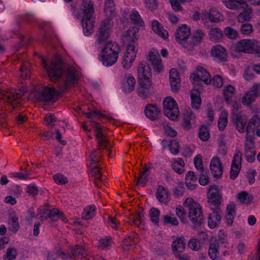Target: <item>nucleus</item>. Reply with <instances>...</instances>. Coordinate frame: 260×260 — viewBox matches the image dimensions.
<instances>
[{
    "instance_id": "nucleus-1",
    "label": "nucleus",
    "mask_w": 260,
    "mask_h": 260,
    "mask_svg": "<svg viewBox=\"0 0 260 260\" xmlns=\"http://www.w3.org/2000/svg\"><path fill=\"white\" fill-rule=\"evenodd\" d=\"M42 63L49 77L54 82L60 81L63 74H65V79L59 89L60 92L65 91L80 78L76 69L72 66L66 64L58 55H55L51 59L49 64L44 59Z\"/></svg>"
},
{
    "instance_id": "nucleus-2",
    "label": "nucleus",
    "mask_w": 260,
    "mask_h": 260,
    "mask_svg": "<svg viewBox=\"0 0 260 260\" xmlns=\"http://www.w3.org/2000/svg\"><path fill=\"white\" fill-rule=\"evenodd\" d=\"M151 76V69L146 61L140 62L137 69L138 93L139 96L146 98L149 95V90L152 83L150 79Z\"/></svg>"
},
{
    "instance_id": "nucleus-3",
    "label": "nucleus",
    "mask_w": 260,
    "mask_h": 260,
    "mask_svg": "<svg viewBox=\"0 0 260 260\" xmlns=\"http://www.w3.org/2000/svg\"><path fill=\"white\" fill-rule=\"evenodd\" d=\"M184 205L188 208V217L192 223L196 226L202 224L204 217L201 205L191 198H187L184 203Z\"/></svg>"
},
{
    "instance_id": "nucleus-4",
    "label": "nucleus",
    "mask_w": 260,
    "mask_h": 260,
    "mask_svg": "<svg viewBox=\"0 0 260 260\" xmlns=\"http://www.w3.org/2000/svg\"><path fill=\"white\" fill-rule=\"evenodd\" d=\"M164 113L165 116L172 120L178 118L179 109L176 101L171 97H167L163 102Z\"/></svg>"
},
{
    "instance_id": "nucleus-5",
    "label": "nucleus",
    "mask_w": 260,
    "mask_h": 260,
    "mask_svg": "<svg viewBox=\"0 0 260 260\" xmlns=\"http://www.w3.org/2000/svg\"><path fill=\"white\" fill-rule=\"evenodd\" d=\"M58 93L53 87L45 86L43 90L37 92L36 98L43 103H53L58 99Z\"/></svg>"
},
{
    "instance_id": "nucleus-6",
    "label": "nucleus",
    "mask_w": 260,
    "mask_h": 260,
    "mask_svg": "<svg viewBox=\"0 0 260 260\" xmlns=\"http://www.w3.org/2000/svg\"><path fill=\"white\" fill-rule=\"evenodd\" d=\"M3 92H1L3 94L2 100L13 106V110L20 105V103L18 100L24 94L23 90L20 89H12L4 93Z\"/></svg>"
},
{
    "instance_id": "nucleus-7",
    "label": "nucleus",
    "mask_w": 260,
    "mask_h": 260,
    "mask_svg": "<svg viewBox=\"0 0 260 260\" xmlns=\"http://www.w3.org/2000/svg\"><path fill=\"white\" fill-rule=\"evenodd\" d=\"M192 80V83L194 85L202 86L203 82L206 84L211 82L210 75L208 71L202 67L197 68V73H192L190 77Z\"/></svg>"
},
{
    "instance_id": "nucleus-8",
    "label": "nucleus",
    "mask_w": 260,
    "mask_h": 260,
    "mask_svg": "<svg viewBox=\"0 0 260 260\" xmlns=\"http://www.w3.org/2000/svg\"><path fill=\"white\" fill-rule=\"evenodd\" d=\"M208 203L210 206H214L216 209L221 204L222 194L218 186L216 185L209 186L207 194Z\"/></svg>"
},
{
    "instance_id": "nucleus-9",
    "label": "nucleus",
    "mask_w": 260,
    "mask_h": 260,
    "mask_svg": "<svg viewBox=\"0 0 260 260\" xmlns=\"http://www.w3.org/2000/svg\"><path fill=\"white\" fill-rule=\"evenodd\" d=\"M113 25L110 18H105L100 24L96 34L97 41L101 44L107 40L110 35V29Z\"/></svg>"
},
{
    "instance_id": "nucleus-10",
    "label": "nucleus",
    "mask_w": 260,
    "mask_h": 260,
    "mask_svg": "<svg viewBox=\"0 0 260 260\" xmlns=\"http://www.w3.org/2000/svg\"><path fill=\"white\" fill-rule=\"evenodd\" d=\"M231 121L239 133H243L245 132V128L247 122V118L245 115L232 112Z\"/></svg>"
},
{
    "instance_id": "nucleus-11",
    "label": "nucleus",
    "mask_w": 260,
    "mask_h": 260,
    "mask_svg": "<svg viewBox=\"0 0 260 260\" xmlns=\"http://www.w3.org/2000/svg\"><path fill=\"white\" fill-rule=\"evenodd\" d=\"M245 145V153L246 160L249 162H253L255 160L256 152L254 149V142L251 136H247Z\"/></svg>"
},
{
    "instance_id": "nucleus-12",
    "label": "nucleus",
    "mask_w": 260,
    "mask_h": 260,
    "mask_svg": "<svg viewBox=\"0 0 260 260\" xmlns=\"http://www.w3.org/2000/svg\"><path fill=\"white\" fill-rule=\"evenodd\" d=\"M210 168L214 178L218 179L221 177L223 167L219 157H213L211 159Z\"/></svg>"
},
{
    "instance_id": "nucleus-13",
    "label": "nucleus",
    "mask_w": 260,
    "mask_h": 260,
    "mask_svg": "<svg viewBox=\"0 0 260 260\" xmlns=\"http://www.w3.org/2000/svg\"><path fill=\"white\" fill-rule=\"evenodd\" d=\"M211 54L219 62H224L228 60L226 49L221 45H218L213 46L211 51Z\"/></svg>"
},
{
    "instance_id": "nucleus-14",
    "label": "nucleus",
    "mask_w": 260,
    "mask_h": 260,
    "mask_svg": "<svg viewBox=\"0 0 260 260\" xmlns=\"http://www.w3.org/2000/svg\"><path fill=\"white\" fill-rule=\"evenodd\" d=\"M191 32L190 28L187 27L186 24H183L182 26L177 29L175 35V38L178 43L182 44L187 43L186 40L190 35Z\"/></svg>"
},
{
    "instance_id": "nucleus-15",
    "label": "nucleus",
    "mask_w": 260,
    "mask_h": 260,
    "mask_svg": "<svg viewBox=\"0 0 260 260\" xmlns=\"http://www.w3.org/2000/svg\"><path fill=\"white\" fill-rule=\"evenodd\" d=\"M148 60L153 66L154 71L160 73L163 70V65L159 54L151 51L148 55Z\"/></svg>"
},
{
    "instance_id": "nucleus-16",
    "label": "nucleus",
    "mask_w": 260,
    "mask_h": 260,
    "mask_svg": "<svg viewBox=\"0 0 260 260\" xmlns=\"http://www.w3.org/2000/svg\"><path fill=\"white\" fill-rule=\"evenodd\" d=\"M84 34L87 36L90 35L93 32V27L94 23L92 16L83 15L81 21Z\"/></svg>"
},
{
    "instance_id": "nucleus-17",
    "label": "nucleus",
    "mask_w": 260,
    "mask_h": 260,
    "mask_svg": "<svg viewBox=\"0 0 260 260\" xmlns=\"http://www.w3.org/2000/svg\"><path fill=\"white\" fill-rule=\"evenodd\" d=\"M204 34L201 30H197L196 32H193L191 37V41L187 43L183 44V46L187 48L188 50H191L193 47L198 45L202 41Z\"/></svg>"
},
{
    "instance_id": "nucleus-18",
    "label": "nucleus",
    "mask_w": 260,
    "mask_h": 260,
    "mask_svg": "<svg viewBox=\"0 0 260 260\" xmlns=\"http://www.w3.org/2000/svg\"><path fill=\"white\" fill-rule=\"evenodd\" d=\"M144 112L147 117L151 120H154L158 118L160 110L155 104H148L145 107Z\"/></svg>"
},
{
    "instance_id": "nucleus-19",
    "label": "nucleus",
    "mask_w": 260,
    "mask_h": 260,
    "mask_svg": "<svg viewBox=\"0 0 260 260\" xmlns=\"http://www.w3.org/2000/svg\"><path fill=\"white\" fill-rule=\"evenodd\" d=\"M104 13L107 17L106 18H110L112 21L116 15L115 5L113 0H105L104 4Z\"/></svg>"
},
{
    "instance_id": "nucleus-20",
    "label": "nucleus",
    "mask_w": 260,
    "mask_h": 260,
    "mask_svg": "<svg viewBox=\"0 0 260 260\" xmlns=\"http://www.w3.org/2000/svg\"><path fill=\"white\" fill-rule=\"evenodd\" d=\"M203 18H208L212 22H219L221 19V14L214 9H211L210 12L205 10L202 12Z\"/></svg>"
},
{
    "instance_id": "nucleus-21",
    "label": "nucleus",
    "mask_w": 260,
    "mask_h": 260,
    "mask_svg": "<svg viewBox=\"0 0 260 260\" xmlns=\"http://www.w3.org/2000/svg\"><path fill=\"white\" fill-rule=\"evenodd\" d=\"M212 213H210L208 216V223L210 228L213 229L217 225V222L221 220V216L217 209L212 208Z\"/></svg>"
},
{
    "instance_id": "nucleus-22",
    "label": "nucleus",
    "mask_w": 260,
    "mask_h": 260,
    "mask_svg": "<svg viewBox=\"0 0 260 260\" xmlns=\"http://www.w3.org/2000/svg\"><path fill=\"white\" fill-rule=\"evenodd\" d=\"M155 195L156 199L160 203L167 204L168 202L169 192L163 186H158Z\"/></svg>"
},
{
    "instance_id": "nucleus-23",
    "label": "nucleus",
    "mask_w": 260,
    "mask_h": 260,
    "mask_svg": "<svg viewBox=\"0 0 260 260\" xmlns=\"http://www.w3.org/2000/svg\"><path fill=\"white\" fill-rule=\"evenodd\" d=\"M102 60L104 65L106 66H111L114 64L117 59L118 55L113 53H109L107 52H102Z\"/></svg>"
},
{
    "instance_id": "nucleus-24",
    "label": "nucleus",
    "mask_w": 260,
    "mask_h": 260,
    "mask_svg": "<svg viewBox=\"0 0 260 260\" xmlns=\"http://www.w3.org/2000/svg\"><path fill=\"white\" fill-rule=\"evenodd\" d=\"M196 118L194 113L190 109H186L184 111L183 123L182 126L186 130H189L191 127V120Z\"/></svg>"
},
{
    "instance_id": "nucleus-25",
    "label": "nucleus",
    "mask_w": 260,
    "mask_h": 260,
    "mask_svg": "<svg viewBox=\"0 0 260 260\" xmlns=\"http://www.w3.org/2000/svg\"><path fill=\"white\" fill-rule=\"evenodd\" d=\"M225 6L232 10H238L247 6V4L243 0H223Z\"/></svg>"
},
{
    "instance_id": "nucleus-26",
    "label": "nucleus",
    "mask_w": 260,
    "mask_h": 260,
    "mask_svg": "<svg viewBox=\"0 0 260 260\" xmlns=\"http://www.w3.org/2000/svg\"><path fill=\"white\" fill-rule=\"evenodd\" d=\"M192 107L199 109L201 104V99L199 89L193 88L190 93Z\"/></svg>"
},
{
    "instance_id": "nucleus-27",
    "label": "nucleus",
    "mask_w": 260,
    "mask_h": 260,
    "mask_svg": "<svg viewBox=\"0 0 260 260\" xmlns=\"http://www.w3.org/2000/svg\"><path fill=\"white\" fill-rule=\"evenodd\" d=\"M153 30L164 39L167 38L168 32L163 28L160 23L157 20H154L151 23Z\"/></svg>"
},
{
    "instance_id": "nucleus-28",
    "label": "nucleus",
    "mask_w": 260,
    "mask_h": 260,
    "mask_svg": "<svg viewBox=\"0 0 260 260\" xmlns=\"http://www.w3.org/2000/svg\"><path fill=\"white\" fill-rule=\"evenodd\" d=\"M120 51V48L116 42H110L107 43L104 48L102 49V52H107L109 53H113L118 55V53Z\"/></svg>"
},
{
    "instance_id": "nucleus-29",
    "label": "nucleus",
    "mask_w": 260,
    "mask_h": 260,
    "mask_svg": "<svg viewBox=\"0 0 260 260\" xmlns=\"http://www.w3.org/2000/svg\"><path fill=\"white\" fill-rule=\"evenodd\" d=\"M247 6H244L243 11L240 13L238 16V19L240 22L243 23L245 21H249L251 18V14L252 10L251 8H247Z\"/></svg>"
},
{
    "instance_id": "nucleus-30",
    "label": "nucleus",
    "mask_w": 260,
    "mask_h": 260,
    "mask_svg": "<svg viewBox=\"0 0 260 260\" xmlns=\"http://www.w3.org/2000/svg\"><path fill=\"white\" fill-rule=\"evenodd\" d=\"M172 246L173 253L176 254L181 253L184 250L185 244L182 238H178L173 242Z\"/></svg>"
},
{
    "instance_id": "nucleus-31",
    "label": "nucleus",
    "mask_w": 260,
    "mask_h": 260,
    "mask_svg": "<svg viewBox=\"0 0 260 260\" xmlns=\"http://www.w3.org/2000/svg\"><path fill=\"white\" fill-rule=\"evenodd\" d=\"M82 6L83 15L92 16L94 11L91 0H83L82 2Z\"/></svg>"
},
{
    "instance_id": "nucleus-32",
    "label": "nucleus",
    "mask_w": 260,
    "mask_h": 260,
    "mask_svg": "<svg viewBox=\"0 0 260 260\" xmlns=\"http://www.w3.org/2000/svg\"><path fill=\"white\" fill-rule=\"evenodd\" d=\"M227 214L225 216L227 224L232 225L233 223L234 218L235 215V205L230 204L226 207Z\"/></svg>"
},
{
    "instance_id": "nucleus-33",
    "label": "nucleus",
    "mask_w": 260,
    "mask_h": 260,
    "mask_svg": "<svg viewBox=\"0 0 260 260\" xmlns=\"http://www.w3.org/2000/svg\"><path fill=\"white\" fill-rule=\"evenodd\" d=\"M72 255L76 257L82 258L87 255L86 252L82 246L76 245L71 250Z\"/></svg>"
},
{
    "instance_id": "nucleus-34",
    "label": "nucleus",
    "mask_w": 260,
    "mask_h": 260,
    "mask_svg": "<svg viewBox=\"0 0 260 260\" xmlns=\"http://www.w3.org/2000/svg\"><path fill=\"white\" fill-rule=\"evenodd\" d=\"M257 96L254 93L253 90L251 89L250 90L245 93L242 98V103L243 105L249 106L251 105Z\"/></svg>"
},
{
    "instance_id": "nucleus-35",
    "label": "nucleus",
    "mask_w": 260,
    "mask_h": 260,
    "mask_svg": "<svg viewBox=\"0 0 260 260\" xmlns=\"http://www.w3.org/2000/svg\"><path fill=\"white\" fill-rule=\"evenodd\" d=\"M96 208L94 205L88 206L86 207L82 213V218L85 220H88L95 215Z\"/></svg>"
},
{
    "instance_id": "nucleus-36",
    "label": "nucleus",
    "mask_w": 260,
    "mask_h": 260,
    "mask_svg": "<svg viewBox=\"0 0 260 260\" xmlns=\"http://www.w3.org/2000/svg\"><path fill=\"white\" fill-rule=\"evenodd\" d=\"M237 198L242 203L250 204L252 202L253 199L251 194H249L246 191L240 192L237 194Z\"/></svg>"
},
{
    "instance_id": "nucleus-37",
    "label": "nucleus",
    "mask_w": 260,
    "mask_h": 260,
    "mask_svg": "<svg viewBox=\"0 0 260 260\" xmlns=\"http://www.w3.org/2000/svg\"><path fill=\"white\" fill-rule=\"evenodd\" d=\"M160 215V211L155 208H152L149 213V216L151 221L156 225H158L159 223V217Z\"/></svg>"
},
{
    "instance_id": "nucleus-38",
    "label": "nucleus",
    "mask_w": 260,
    "mask_h": 260,
    "mask_svg": "<svg viewBox=\"0 0 260 260\" xmlns=\"http://www.w3.org/2000/svg\"><path fill=\"white\" fill-rule=\"evenodd\" d=\"M130 18L133 24L136 25L138 27L142 26L144 22L141 18L140 15L137 11H134L130 15Z\"/></svg>"
},
{
    "instance_id": "nucleus-39",
    "label": "nucleus",
    "mask_w": 260,
    "mask_h": 260,
    "mask_svg": "<svg viewBox=\"0 0 260 260\" xmlns=\"http://www.w3.org/2000/svg\"><path fill=\"white\" fill-rule=\"evenodd\" d=\"M209 35L211 39L216 41L220 40L222 36L223 33L222 30L219 28H211L209 31Z\"/></svg>"
},
{
    "instance_id": "nucleus-40",
    "label": "nucleus",
    "mask_w": 260,
    "mask_h": 260,
    "mask_svg": "<svg viewBox=\"0 0 260 260\" xmlns=\"http://www.w3.org/2000/svg\"><path fill=\"white\" fill-rule=\"evenodd\" d=\"M199 137L202 141H207L210 137V134L208 127L203 125H202L199 129Z\"/></svg>"
},
{
    "instance_id": "nucleus-41",
    "label": "nucleus",
    "mask_w": 260,
    "mask_h": 260,
    "mask_svg": "<svg viewBox=\"0 0 260 260\" xmlns=\"http://www.w3.org/2000/svg\"><path fill=\"white\" fill-rule=\"evenodd\" d=\"M219 245L216 244L215 243H212L210 244L209 249V255L212 259H215L217 257L218 252Z\"/></svg>"
},
{
    "instance_id": "nucleus-42",
    "label": "nucleus",
    "mask_w": 260,
    "mask_h": 260,
    "mask_svg": "<svg viewBox=\"0 0 260 260\" xmlns=\"http://www.w3.org/2000/svg\"><path fill=\"white\" fill-rule=\"evenodd\" d=\"M9 223L11 225V230L16 232L19 228L18 218L15 215H11L9 217Z\"/></svg>"
},
{
    "instance_id": "nucleus-43",
    "label": "nucleus",
    "mask_w": 260,
    "mask_h": 260,
    "mask_svg": "<svg viewBox=\"0 0 260 260\" xmlns=\"http://www.w3.org/2000/svg\"><path fill=\"white\" fill-rule=\"evenodd\" d=\"M139 28L137 27L133 26L127 30V35L131 38V42L135 43L138 40Z\"/></svg>"
},
{
    "instance_id": "nucleus-44",
    "label": "nucleus",
    "mask_w": 260,
    "mask_h": 260,
    "mask_svg": "<svg viewBox=\"0 0 260 260\" xmlns=\"http://www.w3.org/2000/svg\"><path fill=\"white\" fill-rule=\"evenodd\" d=\"M234 87L232 85H228L224 88L223 92L224 100L226 102H229L230 99L233 96L234 93Z\"/></svg>"
},
{
    "instance_id": "nucleus-45",
    "label": "nucleus",
    "mask_w": 260,
    "mask_h": 260,
    "mask_svg": "<svg viewBox=\"0 0 260 260\" xmlns=\"http://www.w3.org/2000/svg\"><path fill=\"white\" fill-rule=\"evenodd\" d=\"M246 42L245 41V39L242 40L233 45L232 49L236 52H245V45H246Z\"/></svg>"
},
{
    "instance_id": "nucleus-46",
    "label": "nucleus",
    "mask_w": 260,
    "mask_h": 260,
    "mask_svg": "<svg viewBox=\"0 0 260 260\" xmlns=\"http://www.w3.org/2000/svg\"><path fill=\"white\" fill-rule=\"evenodd\" d=\"M169 146L170 150L172 154L176 155L179 152L180 145L177 140H173L171 141Z\"/></svg>"
},
{
    "instance_id": "nucleus-47",
    "label": "nucleus",
    "mask_w": 260,
    "mask_h": 260,
    "mask_svg": "<svg viewBox=\"0 0 260 260\" xmlns=\"http://www.w3.org/2000/svg\"><path fill=\"white\" fill-rule=\"evenodd\" d=\"M135 58L131 57V56L128 54H124L122 62L123 67L126 70L128 69L131 67L132 63L135 60Z\"/></svg>"
},
{
    "instance_id": "nucleus-48",
    "label": "nucleus",
    "mask_w": 260,
    "mask_h": 260,
    "mask_svg": "<svg viewBox=\"0 0 260 260\" xmlns=\"http://www.w3.org/2000/svg\"><path fill=\"white\" fill-rule=\"evenodd\" d=\"M63 216V213L60 212L58 209L54 208L48 214V217L53 221H56L59 218V216Z\"/></svg>"
},
{
    "instance_id": "nucleus-49",
    "label": "nucleus",
    "mask_w": 260,
    "mask_h": 260,
    "mask_svg": "<svg viewBox=\"0 0 260 260\" xmlns=\"http://www.w3.org/2000/svg\"><path fill=\"white\" fill-rule=\"evenodd\" d=\"M241 166H240L239 165H231V169L230 171V178L231 179L234 180L235 179L239 172L241 169Z\"/></svg>"
},
{
    "instance_id": "nucleus-50",
    "label": "nucleus",
    "mask_w": 260,
    "mask_h": 260,
    "mask_svg": "<svg viewBox=\"0 0 260 260\" xmlns=\"http://www.w3.org/2000/svg\"><path fill=\"white\" fill-rule=\"evenodd\" d=\"M17 254L16 249L12 247L9 248L5 255V260H12L15 259Z\"/></svg>"
},
{
    "instance_id": "nucleus-51",
    "label": "nucleus",
    "mask_w": 260,
    "mask_h": 260,
    "mask_svg": "<svg viewBox=\"0 0 260 260\" xmlns=\"http://www.w3.org/2000/svg\"><path fill=\"white\" fill-rule=\"evenodd\" d=\"M194 166L199 170L202 173L204 171L203 166L202 157L200 154L197 155L194 158Z\"/></svg>"
},
{
    "instance_id": "nucleus-52",
    "label": "nucleus",
    "mask_w": 260,
    "mask_h": 260,
    "mask_svg": "<svg viewBox=\"0 0 260 260\" xmlns=\"http://www.w3.org/2000/svg\"><path fill=\"white\" fill-rule=\"evenodd\" d=\"M228 123V114H225L222 117H220L218 119V128L220 131H222L226 126Z\"/></svg>"
},
{
    "instance_id": "nucleus-53",
    "label": "nucleus",
    "mask_w": 260,
    "mask_h": 260,
    "mask_svg": "<svg viewBox=\"0 0 260 260\" xmlns=\"http://www.w3.org/2000/svg\"><path fill=\"white\" fill-rule=\"evenodd\" d=\"M225 36L231 39H234L238 36L237 31L231 27L225 28L224 30Z\"/></svg>"
},
{
    "instance_id": "nucleus-54",
    "label": "nucleus",
    "mask_w": 260,
    "mask_h": 260,
    "mask_svg": "<svg viewBox=\"0 0 260 260\" xmlns=\"http://www.w3.org/2000/svg\"><path fill=\"white\" fill-rule=\"evenodd\" d=\"M54 180L57 184L59 185L65 184L68 182L67 178L59 173L54 176Z\"/></svg>"
},
{
    "instance_id": "nucleus-55",
    "label": "nucleus",
    "mask_w": 260,
    "mask_h": 260,
    "mask_svg": "<svg viewBox=\"0 0 260 260\" xmlns=\"http://www.w3.org/2000/svg\"><path fill=\"white\" fill-rule=\"evenodd\" d=\"M245 41L246 42V44L245 45V52L248 53H253L254 43L256 41L245 39Z\"/></svg>"
},
{
    "instance_id": "nucleus-56",
    "label": "nucleus",
    "mask_w": 260,
    "mask_h": 260,
    "mask_svg": "<svg viewBox=\"0 0 260 260\" xmlns=\"http://www.w3.org/2000/svg\"><path fill=\"white\" fill-rule=\"evenodd\" d=\"M137 49H136V46L134 44H129L127 46L126 51L125 53L126 54H128L131 56V57L135 58Z\"/></svg>"
},
{
    "instance_id": "nucleus-57",
    "label": "nucleus",
    "mask_w": 260,
    "mask_h": 260,
    "mask_svg": "<svg viewBox=\"0 0 260 260\" xmlns=\"http://www.w3.org/2000/svg\"><path fill=\"white\" fill-rule=\"evenodd\" d=\"M38 187L34 183L30 184L27 186L26 192L33 197L38 194Z\"/></svg>"
},
{
    "instance_id": "nucleus-58",
    "label": "nucleus",
    "mask_w": 260,
    "mask_h": 260,
    "mask_svg": "<svg viewBox=\"0 0 260 260\" xmlns=\"http://www.w3.org/2000/svg\"><path fill=\"white\" fill-rule=\"evenodd\" d=\"M95 137L98 139V144L100 147V149H106L108 147V141L106 139H101L99 133L95 135Z\"/></svg>"
},
{
    "instance_id": "nucleus-59",
    "label": "nucleus",
    "mask_w": 260,
    "mask_h": 260,
    "mask_svg": "<svg viewBox=\"0 0 260 260\" xmlns=\"http://www.w3.org/2000/svg\"><path fill=\"white\" fill-rule=\"evenodd\" d=\"M248 124L250 126H253V128L258 127L260 124V118L258 115H255L253 116L249 121Z\"/></svg>"
},
{
    "instance_id": "nucleus-60",
    "label": "nucleus",
    "mask_w": 260,
    "mask_h": 260,
    "mask_svg": "<svg viewBox=\"0 0 260 260\" xmlns=\"http://www.w3.org/2000/svg\"><path fill=\"white\" fill-rule=\"evenodd\" d=\"M253 31L252 26L250 23H245L241 25V31L242 34L249 35Z\"/></svg>"
},
{
    "instance_id": "nucleus-61",
    "label": "nucleus",
    "mask_w": 260,
    "mask_h": 260,
    "mask_svg": "<svg viewBox=\"0 0 260 260\" xmlns=\"http://www.w3.org/2000/svg\"><path fill=\"white\" fill-rule=\"evenodd\" d=\"M145 4L146 7L151 11L157 8V0H145Z\"/></svg>"
},
{
    "instance_id": "nucleus-62",
    "label": "nucleus",
    "mask_w": 260,
    "mask_h": 260,
    "mask_svg": "<svg viewBox=\"0 0 260 260\" xmlns=\"http://www.w3.org/2000/svg\"><path fill=\"white\" fill-rule=\"evenodd\" d=\"M164 222L165 224L171 223L173 225H178L179 224L178 220L169 215H165L164 217Z\"/></svg>"
},
{
    "instance_id": "nucleus-63",
    "label": "nucleus",
    "mask_w": 260,
    "mask_h": 260,
    "mask_svg": "<svg viewBox=\"0 0 260 260\" xmlns=\"http://www.w3.org/2000/svg\"><path fill=\"white\" fill-rule=\"evenodd\" d=\"M242 153L239 150H237L232 160V165H239L241 166Z\"/></svg>"
},
{
    "instance_id": "nucleus-64",
    "label": "nucleus",
    "mask_w": 260,
    "mask_h": 260,
    "mask_svg": "<svg viewBox=\"0 0 260 260\" xmlns=\"http://www.w3.org/2000/svg\"><path fill=\"white\" fill-rule=\"evenodd\" d=\"M176 212L178 217L180 218L183 222H184L186 215V212L182 206H180L176 208Z\"/></svg>"
}]
</instances>
